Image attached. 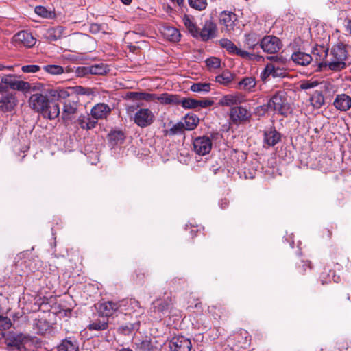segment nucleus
<instances>
[{"instance_id":"43","label":"nucleus","mask_w":351,"mask_h":351,"mask_svg":"<svg viewBox=\"0 0 351 351\" xmlns=\"http://www.w3.org/2000/svg\"><path fill=\"white\" fill-rule=\"evenodd\" d=\"M43 69L47 73H49L52 75H60L64 72L63 67L62 66L56 64L45 65L44 66Z\"/></svg>"},{"instance_id":"63","label":"nucleus","mask_w":351,"mask_h":351,"mask_svg":"<svg viewBox=\"0 0 351 351\" xmlns=\"http://www.w3.org/2000/svg\"><path fill=\"white\" fill-rule=\"evenodd\" d=\"M4 67H5V69L9 70V71H12L14 69V66H12V65H9V66L4 65Z\"/></svg>"},{"instance_id":"30","label":"nucleus","mask_w":351,"mask_h":351,"mask_svg":"<svg viewBox=\"0 0 351 351\" xmlns=\"http://www.w3.org/2000/svg\"><path fill=\"white\" fill-rule=\"evenodd\" d=\"M58 351H78L77 341L71 337L65 339L58 346Z\"/></svg>"},{"instance_id":"38","label":"nucleus","mask_w":351,"mask_h":351,"mask_svg":"<svg viewBox=\"0 0 351 351\" xmlns=\"http://www.w3.org/2000/svg\"><path fill=\"white\" fill-rule=\"evenodd\" d=\"M233 79V75L229 71L223 72L221 74L215 77V81L224 86L229 85L232 82Z\"/></svg>"},{"instance_id":"22","label":"nucleus","mask_w":351,"mask_h":351,"mask_svg":"<svg viewBox=\"0 0 351 351\" xmlns=\"http://www.w3.org/2000/svg\"><path fill=\"white\" fill-rule=\"evenodd\" d=\"M244 101V96L241 93H237L223 96L219 101V105L221 106H232L240 104Z\"/></svg>"},{"instance_id":"59","label":"nucleus","mask_w":351,"mask_h":351,"mask_svg":"<svg viewBox=\"0 0 351 351\" xmlns=\"http://www.w3.org/2000/svg\"><path fill=\"white\" fill-rule=\"evenodd\" d=\"M6 90V86H5L1 82L0 83V92H3Z\"/></svg>"},{"instance_id":"20","label":"nucleus","mask_w":351,"mask_h":351,"mask_svg":"<svg viewBox=\"0 0 351 351\" xmlns=\"http://www.w3.org/2000/svg\"><path fill=\"white\" fill-rule=\"evenodd\" d=\"M13 39L16 45L29 48L33 47L36 42L32 34L27 31H21L16 34Z\"/></svg>"},{"instance_id":"32","label":"nucleus","mask_w":351,"mask_h":351,"mask_svg":"<svg viewBox=\"0 0 351 351\" xmlns=\"http://www.w3.org/2000/svg\"><path fill=\"white\" fill-rule=\"evenodd\" d=\"M256 82L254 77H245L237 84L239 90L252 92L256 86Z\"/></svg>"},{"instance_id":"56","label":"nucleus","mask_w":351,"mask_h":351,"mask_svg":"<svg viewBox=\"0 0 351 351\" xmlns=\"http://www.w3.org/2000/svg\"><path fill=\"white\" fill-rule=\"evenodd\" d=\"M140 104L136 105H127L126 106V110L128 114H131L132 112H134V110L136 109L137 107H138Z\"/></svg>"},{"instance_id":"44","label":"nucleus","mask_w":351,"mask_h":351,"mask_svg":"<svg viewBox=\"0 0 351 351\" xmlns=\"http://www.w3.org/2000/svg\"><path fill=\"white\" fill-rule=\"evenodd\" d=\"M86 71V73H90L94 75H103L106 73V68L103 65L95 64L89 67L83 68Z\"/></svg>"},{"instance_id":"34","label":"nucleus","mask_w":351,"mask_h":351,"mask_svg":"<svg viewBox=\"0 0 351 351\" xmlns=\"http://www.w3.org/2000/svg\"><path fill=\"white\" fill-rule=\"evenodd\" d=\"M155 100H158L162 104L178 105L179 103L178 95L169 93H163L159 95L156 94Z\"/></svg>"},{"instance_id":"12","label":"nucleus","mask_w":351,"mask_h":351,"mask_svg":"<svg viewBox=\"0 0 351 351\" xmlns=\"http://www.w3.org/2000/svg\"><path fill=\"white\" fill-rule=\"evenodd\" d=\"M193 150L197 154L204 156L210 152L213 143L210 137L203 136L195 138L193 140Z\"/></svg>"},{"instance_id":"51","label":"nucleus","mask_w":351,"mask_h":351,"mask_svg":"<svg viewBox=\"0 0 351 351\" xmlns=\"http://www.w3.org/2000/svg\"><path fill=\"white\" fill-rule=\"evenodd\" d=\"M319 83L317 81L306 80L301 82L300 88L302 90H307L316 87Z\"/></svg>"},{"instance_id":"6","label":"nucleus","mask_w":351,"mask_h":351,"mask_svg":"<svg viewBox=\"0 0 351 351\" xmlns=\"http://www.w3.org/2000/svg\"><path fill=\"white\" fill-rule=\"evenodd\" d=\"M128 303H130V304L132 305L133 308L138 307L141 308L137 301L130 300V301H122L121 304L114 303L112 302H106L101 303L98 307V312L99 314L103 317H110L116 311H119V308L121 306Z\"/></svg>"},{"instance_id":"15","label":"nucleus","mask_w":351,"mask_h":351,"mask_svg":"<svg viewBox=\"0 0 351 351\" xmlns=\"http://www.w3.org/2000/svg\"><path fill=\"white\" fill-rule=\"evenodd\" d=\"M285 74L286 72L284 68L280 67L274 63H269L261 73V79L262 81L265 82L269 77H272L274 78L282 77Z\"/></svg>"},{"instance_id":"26","label":"nucleus","mask_w":351,"mask_h":351,"mask_svg":"<svg viewBox=\"0 0 351 351\" xmlns=\"http://www.w3.org/2000/svg\"><path fill=\"white\" fill-rule=\"evenodd\" d=\"M291 60L297 64L301 66L308 65L313 61L311 54L303 51H296L291 55Z\"/></svg>"},{"instance_id":"7","label":"nucleus","mask_w":351,"mask_h":351,"mask_svg":"<svg viewBox=\"0 0 351 351\" xmlns=\"http://www.w3.org/2000/svg\"><path fill=\"white\" fill-rule=\"evenodd\" d=\"M312 62L314 66H317L320 71L328 70V48L324 46H317L312 51Z\"/></svg>"},{"instance_id":"9","label":"nucleus","mask_w":351,"mask_h":351,"mask_svg":"<svg viewBox=\"0 0 351 351\" xmlns=\"http://www.w3.org/2000/svg\"><path fill=\"white\" fill-rule=\"evenodd\" d=\"M29 341V338L22 334L8 333L5 337V343L9 350H21Z\"/></svg>"},{"instance_id":"53","label":"nucleus","mask_w":351,"mask_h":351,"mask_svg":"<svg viewBox=\"0 0 351 351\" xmlns=\"http://www.w3.org/2000/svg\"><path fill=\"white\" fill-rule=\"evenodd\" d=\"M138 347L142 351H153V346L151 341L148 339L142 341Z\"/></svg>"},{"instance_id":"2","label":"nucleus","mask_w":351,"mask_h":351,"mask_svg":"<svg viewBox=\"0 0 351 351\" xmlns=\"http://www.w3.org/2000/svg\"><path fill=\"white\" fill-rule=\"evenodd\" d=\"M348 51L345 45L339 43L335 45L328 53V70L340 71L347 66Z\"/></svg>"},{"instance_id":"23","label":"nucleus","mask_w":351,"mask_h":351,"mask_svg":"<svg viewBox=\"0 0 351 351\" xmlns=\"http://www.w3.org/2000/svg\"><path fill=\"white\" fill-rule=\"evenodd\" d=\"M110 112L111 108L108 105L104 103H99L92 108L90 114L97 121L98 119L106 118Z\"/></svg>"},{"instance_id":"41","label":"nucleus","mask_w":351,"mask_h":351,"mask_svg":"<svg viewBox=\"0 0 351 351\" xmlns=\"http://www.w3.org/2000/svg\"><path fill=\"white\" fill-rule=\"evenodd\" d=\"M184 123L182 122H179L176 124H173L169 130H166L165 131V134L167 136H174L177 134H180L184 132Z\"/></svg>"},{"instance_id":"55","label":"nucleus","mask_w":351,"mask_h":351,"mask_svg":"<svg viewBox=\"0 0 351 351\" xmlns=\"http://www.w3.org/2000/svg\"><path fill=\"white\" fill-rule=\"evenodd\" d=\"M110 137L117 138L118 140L123 139V133L122 132H114L110 134Z\"/></svg>"},{"instance_id":"33","label":"nucleus","mask_w":351,"mask_h":351,"mask_svg":"<svg viewBox=\"0 0 351 351\" xmlns=\"http://www.w3.org/2000/svg\"><path fill=\"white\" fill-rule=\"evenodd\" d=\"M77 122L82 129L90 130L95 128L97 121L96 119L89 114L84 115L81 114L77 119Z\"/></svg>"},{"instance_id":"17","label":"nucleus","mask_w":351,"mask_h":351,"mask_svg":"<svg viewBox=\"0 0 351 351\" xmlns=\"http://www.w3.org/2000/svg\"><path fill=\"white\" fill-rule=\"evenodd\" d=\"M71 96L66 99H63V108L62 117L64 120H70L77 112L78 108V101Z\"/></svg>"},{"instance_id":"27","label":"nucleus","mask_w":351,"mask_h":351,"mask_svg":"<svg viewBox=\"0 0 351 351\" xmlns=\"http://www.w3.org/2000/svg\"><path fill=\"white\" fill-rule=\"evenodd\" d=\"M280 134L275 129L270 128L264 132V143L269 146H274L280 140Z\"/></svg>"},{"instance_id":"36","label":"nucleus","mask_w":351,"mask_h":351,"mask_svg":"<svg viewBox=\"0 0 351 351\" xmlns=\"http://www.w3.org/2000/svg\"><path fill=\"white\" fill-rule=\"evenodd\" d=\"M311 105L314 108L319 109L324 104V97L322 93L315 91L310 98Z\"/></svg>"},{"instance_id":"61","label":"nucleus","mask_w":351,"mask_h":351,"mask_svg":"<svg viewBox=\"0 0 351 351\" xmlns=\"http://www.w3.org/2000/svg\"><path fill=\"white\" fill-rule=\"evenodd\" d=\"M171 1H176L179 5H182L184 2V0H171Z\"/></svg>"},{"instance_id":"42","label":"nucleus","mask_w":351,"mask_h":351,"mask_svg":"<svg viewBox=\"0 0 351 351\" xmlns=\"http://www.w3.org/2000/svg\"><path fill=\"white\" fill-rule=\"evenodd\" d=\"M197 100L192 98L179 99L178 105L180 104L184 109H193L197 108Z\"/></svg>"},{"instance_id":"18","label":"nucleus","mask_w":351,"mask_h":351,"mask_svg":"<svg viewBox=\"0 0 351 351\" xmlns=\"http://www.w3.org/2000/svg\"><path fill=\"white\" fill-rule=\"evenodd\" d=\"M217 27L215 23L212 20H206L202 29L199 31V37L203 41H207L217 36Z\"/></svg>"},{"instance_id":"24","label":"nucleus","mask_w":351,"mask_h":351,"mask_svg":"<svg viewBox=\"0 0 351 351\" xmlns=\"http://www.w3.org/2000/svg\"><path fill=\"white\" fill-rule=\"evenodd\" d=\"M333 105L340 111H348L351 108V97L346 94L337 95L333 101Z\"/></svg>"},{"instance_id":"10","label":"nucleus","mask_w":351,"mask_h":351,"mask_svg":"<svg viewBox=\"0 0 351 351\" xmlns=\"http://www.w3.org/2000/svg\"><path fill=\"white\" fill-rule=\"evenodd\" d=\"M16 77L17 76L16 75L4 74L1 76V82L6 86V89L10 88L12 90L22 92V90H25L29 85L27 84V82L19 80Z\"/></svg>"},{"instance_id":"21","label":"nucleus","mask_w":351,"mask_h":351,"mask_svg":"<svg viewBox=\"0 0 351 351\" xmlns=\"http://www.w3.org/2000/svg\"><path fill=\"white\" fill-rule=\"evenodd\" d=\"M18 104L15 94L8 93L0 99V110L4 112H10L14 109Z\"/></svg>"},{"instance_id":"37","label":"nucleus","mask_w":351,"mask_h":351,"mask_svg":"<svg viewBox=\"0 0 351 351\" xmlns=\"http://www.w3.org/2000/svg\"><path fill=\"white\" fill-rule=\"evenodd\" d=\"M141 321L138 319L137 321L133 323H128L125 324H123L119 328L120 331H121L123 334L128 335L132 332L137 331L140 327Z\"/></svg>"},{"instance_id":"52","label":"nucleus","mask_w":351,"mask_h":351,"mask_svg":"<svg viewBox=\"0 0 351 351\" xmlns=\"http://www.w3.org/2000/svg\"><path fill=\"white\" fill-rule=\"evenodd\" d=\"M34 12L36 14L43 18H48L51 16V12H49L45 7L41 5L36 6Z\"/></svg>"},{"instance_id":"1","label":"nucleus","mask_w":351,"mask_h":351,"mask_svg":"<svg viewBox=\"0 0 351 351\" xmlns=\"http://www.w3.org/2000/svg\"><path fill=\"white\" fill-rule=\"evenodd\" d=\"M28 104L34 112L50 120L57 118L60 114L59 105L51 102L47 95L41 93L32 94L29 98Z\"/></svg>"},{"instance_id":"45","label":"nucleus","mask_w":351,"mask_h":351,"mask_svg":"<svg viewBox=\"0 0 351 351\" xmlns=\"http://www.w3.org/2000/svg\"><path fill=\"white\" fill-rule=\"evenodd\" d=\"M108 328V322L105 321L97 320L90 323L88 325L90 330H104Z\"/></svg>"},{"instance_id":"5","label":"nucleus","mask_w":351,"mask_h":351,"mask_svg":"<svg viewBox=\"0 0 351 351\" xmlns=\"http://www.w3.org/2000/svg\"><path fill=\"white\" fill-rule=\"evenodd\" d=\"M229 117L230 123L235 125H244L250 122L252 113L243 106H234L230 110Z\"/></svg>"},{"instance_id":"54","label":"nucleus","mask_w":351,"mask_h":351,"mask_svg":"<svg viewBox=\"0 0 351 351\" xmlns=\"http://www.w3.org/2000/svg\"><path fill=\"white\" fill-rule=\"evenodd\" d=\"M197 108H207L213 105L214 101L210 99L197 100Z\"/></svg>"},{"instance_id":"39","label":"nucleus","mask_w":351,"mask_h":351,"mask_svg":"<svg viewBox=\"0 0 351 351\" xmlns=\"http://www.w3.org/2000/svg\"><path fill=\"white\" fill-rule=\"evenodd\" d=\"M210 83H193L190 87V90L192 92L198 93H207L210 92Z\"/></svg>"},{"instance_id":"60","label":"nucleus","mask_w":351,"mask_h":351,"mask_svg":"<svg viewBox=\"0 0 351 351\" xmlns=\"http://www.w3.org/2000/svg\"><path fill=\"white\" fill-rule=\"evenodd\" d=\"M347 29L350 32V33L351 34V19L349 20L348 22Z\"/></svg>"},{"instance_id":"49","label":"nucleus","mask_w":351,"mask_h":351,"mask_svg":"<svg viewBox=\"0 0 351 351\" xmlns=\"http://www.w3.org/2000/svg\"><path fill=\"white\" fill-rule=\"evenodd\" d=\"M11 326V320L7 317L0 315V330H8Z\"/></svg>"},{"instance_id":"4","label":"nucleus","mask_w":351,"mask_h":351,"mask_svg":"<svg viewBox=\"0 0 351 351\" xmlns=\"http://www.w3.org/2000/svg\"><path fill=\"white\" fill-rule=\"evenodd\" d=\"M219 23L221 27V31L228 34L234 33L240 28L238 16L232 11L224 10L220 12Z\"/></svg>"},{"instance_id":"50","label":"nucleus","mask_w":351,"mask_h":351,"mask_svg":"<svg viewBox=\"0 0 351 351\" xmlns=\"http://www.w3.org/2000/svg\"><path fill=\"white\" fill-rule=\"evenodd\" d=\"M40 70V66L36 64L24 65L21 67L23 73H35Z\"/></svg>"},{"instance_id":"31","label":"nucleus","mask_w":351,"mask_h":351,"mask_svg":"<svg viewBox=\"0 0 351 351\" xmlns=\"http://www.w3.org/2000/svg\"><path fill=\"white\" fill-rule=\"evenodd\" d=\"M64 34V28L62 26H58L49 29L46 34V38L50 41H56L61 38Z\"/></svg>"},{"instance_id":"40","label":"nucleus","mask_w":351,"mask_h":351,"mask_svg":"<svg viewBox=\"0 0 351 351\" xmlns=\"http://www.w3.org/2000/svg\"><path fill=\"white\" fill-rule=\"evenodd\" d=\"M198 123L199 119L197 117V116L188 114L185 117L184 123V129L187 130H192L197 125Z\"/></svg>"},{"instance_id":"28","label":"nucleus","mask_w":351,"mask_h":351,"mask_svg":"<svg viewBox=\"0 0 351 351\" xmlns=\"http://www.w3.org/2000/svg\"><path fill=\"white\" fill-rule=\"evenodd\" d=\"M260 36L255 32H250L245 35L244 47L247 49H254L261 43Z\"/></svg>"},{"instance_id":"16","label":"nucleus","mask_w":351,"mask_h":351,"mask_svg":"<svg viewBox=\"0 0 351 351\" xmlns=\"http://www.w3.org/2000/svg\"><path fill=\"white\" fill-rule=\"evenodd\" d=\"M172 300L169 297L157 299L152 304L151 311L158 313V318L167 314L172 306Z\"/></svg>"},{"instance_id":"47","label":"nucleus","mask_w":351,"mask_h":351,"mask_svg":"<svg viewBox=\"0 0 351 351\" xmlns=\"http://www.w3.org/2000/svg\"><path fill=\"white\" fill-rule=\"evenodd\" d=\"M29 86L25 90H22L23 93H27L29 92H34L37 90H43L44 89V84L41 83L30 84L27 82Z\"/></svg>"},{"instance_id":"25","label":"nucleus","mask_w":351,"mask_h":351,"mask_svg":"<svg viewBox=\"0 0 351 351\" xmlns=\"http://www.w3.org/2000/svg\"><path fill=\"white\" fill-rule=\"evenodd\" d=\"M183 23L189 32L195 38H199V29L195 19L190 15H184L182 18Z\"/></svg>"},{"instance_id":"64","label":"nucleus","mask_w":351,"mask_h":351,"mask_svg":"<svg viewBox=\"0 0 351 351\" xmlns=\"http://www.w3.org/2000/svg\"><path fill=\"white\" fill-rule=\"evenodd\" d=\"M123 3L125 5H129L131 3L132 0H121Z\"/></svg>"},{"instance_id":"57","label":"nucleus","mask_w":351,"mask_h":351,"mask_svg":"<svg viewBox=\"0 0 351 351\" xmlns=\"http://www.w3.org/2000/svg\"><path fill=\"white\" fill-rule=\"evenodd\" d=\"M228 202L226 199H221L219 202V206L222 209H225L228 206Z\"/></svg>"},{"instance_id":"48","label":"nucleus","mask_w":351,"mask_h":351,"mask_svg":"<svg viewBox=\"0 0 351 351\" xmlns=\"http://www.w3.org/2000/svg\"><path fill=\"white\" fill-rule=\"evenodd\" d=\"M206 63L210 69H217L221 66L220 59L216 57H211L206 59Z\"/></svg>"},{"instance_id":"13","label":"nucleus","mask_w":351,"mask_h":351,"mask_svg":"<svg viewBox=\"0 0 351 351\" xmlns=\"http://www.w3.org/2000/svg\"><path fill=\"white\" fill-rule=\"evenodd\" d=\"M261 49L268 53H275L278 52L281 47L280 40L274 36H265L260 43Z\"/></svg>"},{"instance_id":"14","label":"nucleus","mask_w":351,"mask_h":351,"mask_svg":"<svg viewBox=\"0 0 351 351\" xmlns=\"http://www.w3.org/2000/svg\"><path fill=\"white\" fill-rule=\"evenodd\" d=\"M171 351H191L192 344L190 339L184 336L173 337L169 342Z\"/></svg>"},{"instance_id":"29","label":"nucleus","mask_w":351,"mask_h":351,"mask_svg":"<svg viewBox=\"0 0 351 351\" xmlns=\"http://www.w3.org/2000/svg\"><path fill=\"white\" fill-rule=\"evenodd\" d=\"M128 99L133 101H154L156 99V94L141 93V92H129L126 95Z\"/></svg>"},{"instance_id":"62","label":"nucleus","mask_w":351,"mask_h":351,"mask_svg":"<svg viewBox=\"0 0 351 351\" xmlns=\"http://www.w3.org/2000/svg\"><path fill=\"white\" fill-rule=\"evenodd\" d=\"M117 351H133V350L129 348H122L119 350H117Z\"/></svg>"},{"instance_id":"3","label":"nucleus","mask_w":351,"mask_h":351,"mask_svg":"<svg viewBox=\"0 0 351 351\" xmlns=\"http://www.w3.org/2000/svg\"><path fill=\"white\" fill-rule=\"evenodd\" d=\"M47 93L53 99L61 101L62 99H66L73 96V95L90 96L93 95L94 92L90 88L76 86L67 88L56 87L50 88L47 90Z\"/></svg>"},{"instance_id":"11","label":"nucleus","mask_w":351,"mask_h":351,"mask_svg":"<svg viewBox=\"0 0 351 351\" xmlns=\"http://www.w3.org/2000/svg\"><path fill=\"white\" fill-rule=\"evenodd\" d=\"M154 113L148 108H140L134 115V122L141 128L150 125L154 120Z\"/></svg>"},{"instance_id":"19","label":"nucleus","mask_w":351,"mask_h":351,"mask_svg":"<svg viewBox=\"0 0 351 351\" xmlns=\"http://www.w3.org/2000/svg\"><path fill=\"white\" fill-rule=\"evenodd\" d=\"M219 45L221 47L230 54H235L243 58H249L250 53L245 50L238 48L228 38H222L219 40Z\"/></svg>"},{"instance_id":"8","label":"nucleus","mask_w":351,"mask_h":351,"mask_svg":"<svg viewBox=\"0 0 351 351\" xmlns=\"http://www.w3.org/2000/svg\"><path fill=\"white\" fill-rule=\"evenodd\" d=\"M267 107L282 115L287 114L289 110L283 93H277L274 95L269 101Z\"/></svg>"},{"instance_id":"58","label":"nucleus","mask_w":351,"mask_h":351,"mask_svg":"<svg viewBox=\"0 0 351 351\" xmlns=\"http://www.w3.org/2000/svg\"><path fill=\"white\" fill-rule=\"evenodd\" d=\"M98 29V27L97 25H92L90 27V31L92 32H95Z\"/></svg>"},{"instance_id":"35","label":"nucleus","mask_w":351,"mask_h":351,"mask_svg":"<svg viewBox=\"0 0 351 351\" xmlns=\"http://www.w3.org/2000/svg\"><path fill=\"white\" fill-rule=\"evenodd\" d=\"M163 36L169 41L178 42L180 40V34L175 27H165L162 30Z\"/></svg>"},{"instance_id":"46","label":"nucleus","mask_w":351,"mask_h":351,"mask_svg":"<svg viewBox=\"0 0 351 351\" xmlns=\"http://www.w3.org/2000/svg\"><path fill=\"white\" fill-rule=\"evenodd\" d=\"M188 1L189 5L197 10H204L207 6L206 0H188Z\"/></svg>"}]
</instances>
